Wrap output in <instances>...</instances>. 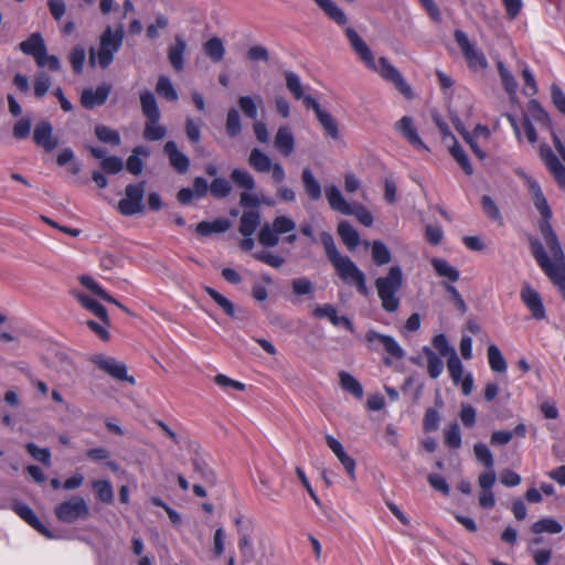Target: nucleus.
Here are the masks:
<instances>
[{"label":"nucleus","instance_id":"nucleus-48","mask_svg":"<svg viewBox=\"0 0 565 565\" xmlns=\"http://www.w3.org/2000/svg\"><path fill=\"white\" fill-rule=\"evenodd\" d=\"M317 119L322 126L324 132L332 139L339 138V129L335 119L328 111H319Z\"/></svg>","mask_w":565,"mask_h":565},{"label":"nucleus","instance_id":"nucleus-56","mask_svg":"<svg viewBox=\"0 0 565 565\" xmlns=\"http://www.w3.org/2000/svg\"><path fill=\"white\" fill-rule=\"evenodd\" d=\"M258 242L264 247H274L278 244L279 237L269 224H264L258 233Z\"/></svg>","mask_w":565,"mask_h":565},{"label":"nucleus","instance_id":"nucleus-8","mask_svg":"<svg viewBox=\"0 0 565 565\" xmlns=\"http://www.w3.org/2000/svg\"><path fill=\"white\" fill-rule=\"evenodd\" d=\"M530 247L533 257L536 263L541 267V269L545 273V275L551 279L555 280L556 277L564 274L565 271V255L563 254V259H554L553 262L547 256L543 244L536 238H530Z\"/></svg>","mask_w":565,"mask_h":565},{"label":"nucleus","instance_id":"nucleus-51","mask_svg":"<svg viewBox=\"0 0 565 565\" xmlns=\"http://www.w3.org/2000/svg\"><path fill=\"white\" fill-rule=\"evenodd\" d=\"M285 78L288 90L297 100L301 99L303 97V87L299 76L291 71H287L285 72Z\"/></svg>","mask_w":565,"mask_h":565},{"label":"nucleus","instance_id":"nucleus-33","mask_svg":"<svg viewBox=\"0 0 565 565\" xmlns=\"http://www.w3.org/2000/svg\"><path fill=\"white\" fill-rule=\"evenodd\" d=\"M203 51L213 62H221L225 54V47L222 40L217 36L211 38L203 44Z\"/></svg>","mask_w":565,"mask_h":565},{"label":"nucleus","instance_id":"nucleus-21","mask_svg":"<svg viewBox=\"0 0 565 565\" xmlns=\"http://www.w3.org/2000/svg\"><path fill=\"white\" fill-rule=\"evenodd\" d=\"M540 232L552 253V256L554 259H563V249L559 244L558 237L556 233L554 232L551 218H542L540 222Z\"/></svg>","mask_w":565,"mask_h":565},{"label":"nucleus","instance_id":"nucleus-18","mask_svg":"<svg viewBox=\"0 0 565 565\" xmlns=\"http://www.w3.org/2000/svg\"><path fill=\"white\" fill-rule=\"evenodd\" d=\"M312 315L318 319H328L333 326H343L350 332L354 331L352 321L347 316H339L337 308L331 303L317 306Z\"/></svg>","mask_w":565,"mask_h":565},{"label":"nucleus","instance_id":"nucleus-47","mask_svg":"<svg viewBox=\"0 0 565 565\" xmlns=\"http://www.w3.org/2000/svg\"><path fill=\"white\" fill-rule=\"evenodd\" d=\"M454 146L450 148V153L454 157V159L458 162V164L461 167L463 172L467 175H471L473 173V168L469 161V158L465 150L461 148V146L458 143V141L454 140Z\"/></svg>","mask_w":565,"mask_h":565},{"label":"nucleus","instance_id":"nucleus-15","mask_svg":"<svg viewBox=\"0 0 565 565\" xmlns=\"http://www.w3.org/2000/svg\"><path fill=\"white\" fill-rule=\"evenodd\" d=\"M33 141L45 152H52L58 146L57 138L53 136V126L49 120H41L35 125Z\"/></svg>","mask_w":565,"mask_h":565},{"label":"nucleus","instance_id":"nucleus-29","mask_svg":"<svg viewBox=\"0 0 565 565\" xmlns=\"http://www.w3.org/2000/svg\"><path fill=\"white\" fill-rule=\"evenodd\" d=\"M338 235L342 243L349 248L354 249L360 243V235L358 231L348 222L341 221L338 224Z\"/></svg>","mask_w":565,"mask_h":565},{"label":"nucleus","instance_id":"nucleus-16","mask_svg":"<svg viewBox=\"0 0 565 565\" xmlns=\"http://www.w3.org/2000/svg\"><path fill=\"white\" fill-rule=\"evenodd\" d=\"M111 90V85L103 83L93 88H84L81 94V105L86 109H93L97 106H103Z\"/></svg>","mask_w":565,"mask_h":565},{"label":"nucleus","instance_id":"nucleus-10","mask_svg":"<svg viewBox=\"0 0 565 565\" xmlns=\"http://www.w3.org/2000/svg\"><path fill=\"white\" fill-rule=\"evenodd\" d=\"M90 361L115 380L125 381L131 385L136 384L135 377L127 374V365L124 362L104 354H95L92 356Z\"/></svg>","mask_w":565,"mask_h":565},{"label":"nucleus","instance_id":"nucleus-54","mask_svg":"<svg viewBox=\"0 0 565 565\" xmlns=\"http://www.w3.org/2000/svg\"><path fill=\"white\" fill-rule=\"evenodd\" d=\"M25 449L34 460L46 467L51 466V451L49 448H40L33 443H28Z\"/></svg>","mask_w":565,"mask_h":565},{"label":"nucleus","instance_id":"nucleus-49","mask_svg":"<svg viewBox=\"0 0 565 565\" xmlns=\"http://www.w3.org/2000/svg\"><path fill=\"white\" fill-rule=\"evenodd\" d=\"M93 489L99 501L104 503H111L114 500L113 486L107 480H96L93 482Z\"/></svg>","mask_w":565,"mask_h":565},{"label":"nucleus","instance_id":"nucleus-41","mask_svg":"<svg viewBox=\"0 0 565 565\" xmlns=\"http://www.w3.org/2000/svg\"><path fill=\"white\" fill-rule=\"evenodd\" d=\"M232 190L233 186L231 182L223 177L214 178L210 184L211 195L218 200L227 198Z\"/></svg>","mask_w":565,"mask_h":565},{"label":"nucleus","instance_id":"nucleus-34","mask_svg":"<svg viewBox=\"0 0 565 565\" xmlns=\"http://www.w3.org/2000/svg\"><path fill=\"white\" fill-rule=\"evenodd\" d=\"M488 361L492 371L497 373H504L508 369L507 361L502 355L501 351L495 344H490L488 347Z\"/></svg>","mask_w":565,"mask_h":565},{"label":"nucleus","instance_id":"nucleus-31","mask_svg":"<svg viewBox=\"0 0 565 565\" xmlns=\"http://www.w3.org/2000/svg\"><path fill=\"white\" fill-rule=\"evenodd\" d=\"M321 10L337 24L344 25L348 21L345 13L332 0H315Z\"/></svg>","mask_w":565,"mask_h":565},{"label":"nucleus","instance_id":"nucleus-35","mask_svg":"<svg viewBox=\"0 0 565 565\" xmlns=\"http://www.w3.org/2000/svg\"><path fill=\"white\" fill-rule=\"evenodd\" d=\"M341 387L356 398L363 397V388L359 381L345 371L339 373Z\"/></svg>","mask_w":565,"mask_h":565},{"label":"nucleus","instance_id":"nucleus-50","mask_svg":"<svg viewBox=\"0 0 565 565\" xmlns=\"http://www.w3.org/2000/svg\"><path fill=\"white\" fill-rule=\"evenodd\" d=\"M79 281L84 287L90 290L94 295L98 296L100 299L105 301H115V298L110 296L103 287H100L90 276H81Z\"/></svg>","mask_w":565,"mask_h":565},{"label":"nucleus","instance_id":"nucleus-24","mask_svg":"<svg viewBox=\"0 0 565 565\" xmlns=\"http://www.w3.org/2000/svg\"><path fill=\"white\" fill-rule=\"evenodd\" d=\"M75 297L85 309L94 313L104 324H110L107 310L102 303L82 292L75 294Z\"/></svg>","mask_w":565,"mask_h":565},{"label":"nucleus","instance_id":"nucleus-6","mask_svg":"<svg viewBox=\"0 0 565 565\" xmlns=\"http://www.w3.org/2000/svg\"><path fill=\"white\" fill-rule=\"evenodd\" d=\"M338 276L345 284L354 285L358 292L362 296H369L365 274L348 256L341 258L333 265Z\"/></svg>","mask_w":565,"mask_h":565},{"label":"nucleus","instance_id":"nucleus-39","mask_svg":"<svg viewBox=\"0 0 565 565\" xmlns=\"http://www.w3.org/2000/svg\"><path fill=\"white\" fill-rule=\"evenodd\" d=\"M139 154L147 157L149 156V151L147 148L142 146L135 147L132 150V154L127 159L126 162L127 170L135 175L140 174L143 169V162L138 157Z\"/></svg>","mask_w":565,"mask_h":565},{"label":"nucleus","instance_id":"nucleus-46","mask_svg":"<svg viewBox=\"0 0 565 565\" xmlns=\"http://www.w3.org/2000/svg\"><path fill=\"white\" fill-rule=\"evenodd\" d=\"M156 92L169 102L178 99V93L174 89L170 78L166 75H160L156 85Z\"/></svg>","mask_w":565,"mask_h":565},{"label":"nucleus","instance_id":"nucleus-38","mask_svg":"<svg viewBox=\"0 0 565 565\" xmlns=\"http://www.w3.org/2000/svg\"><path fill=\"white\" fill-rule=\"evenodd\" d=\"M423 352L427 359V371L431 379H437L444 370L443 360L428 347L423 348Z\"/></svg>","mask_w":565,"mask_h":565},{"label":"nucleus","instance_id":"nucleus-63","mask_svg":"<svg viewBox=\"0 0 565 565\" xmlns=\"http://www.w3.org/2000/svg\"><path fill=\"white\" fill-rule=\"evenodd\" d=\"M253 257L274 268H280L285 263V259L281 256L274 255L266 250L254 253Z\"/></svg>","mask_w":565,"mask_h":565},{"label":"nucleus","instance_id":"nucleus-60","mask_svg":"<svg viewBox=\"0 0 565 565\" xmlns=\"http://www.w3.org/2000/svg\"><path fill=\"white\" fill-rule=\"evenodd\" d=\"M447 367L454 383L458 384L461 381L463 367L456 352H452V354L448 358Z\"/></svg>","mask_w":565,"mask_h":565},{"label":"nucleus","instance_id":"nucleus-26","mask_svg":"<svg viewBox=\"0 0 565 565\" xmlns=\"http://www.w3.org/2000/svg\"><path fill=\"white\" fill-rule=\"evenodd\" d=\"M301 182L305 189V192L312 201H318L321 199L322 190L318 180L315 178L310 168H305L301 172Z\"/></svg>","mask_w":565,"mask_h":565},{"label":"nucleus","instance_id":"nucleus-17","mask_svg":"<svg viewBox=\"0 0 565 565\" xmlns=\"http://www.w3.org/2000/svg\"><path fill=\"white\" fill-rule=\"evenodd\" d=\"M395 130L415 149L428 151L427 146L420 139L417 129L414 126V120L409 116H403L395 122Z\"/></svg>","mask_w":565,"mask_h":565},{"label":"nucleus","instance_id":"nucleus-4","mask_svg":"<svg viewBox=\"0 0 565 565\" xmlns=\"http://www.w3.org/2000/svg\"><path fill=\"white\" fill-rule=\"evenodd\" d=\"M19 49L25 55L34 58L39 67H47L52 72L61 68V62L57 56L49 55L44 39L41 33H32L25 41L19 44Z\"/></svg>","mask_w":565,"mask_h":565},{"label":"nucleus","instance_id":"nucleus-9","mask_svg":"<svg viewBox=\"0 0 565 565\" xmlns=\"http://www.w3.org/2000/svg\"><path fill=\"white\" fill-rule=\"evenodd\" d=\"M230 178L237 188L245 190L239 195L241 206L258 207L260 205V200L256 195L249 193V191L255 189L256 182L248 171L235 168L232 170Z\"/></svg>","mask_w":565,"mask_h":565},{"label":"nucleus","instance_id":"nucleus-43","mask_svg":"<svg viewBox=\"0 0 565 565\" xmlns=\"http://www.w3.org/2000/svg\"><path fill=\"white\" fill-rule=\"evenodd\" d=\"M225 130L228 137L235 138L242 131L241 116L236 108H230L226 115Z\"/></svg>","mask_w":565,"mask_h":565},{"label":"nucleus","instance_id":"nucleus-40","mask_svg":"<svg viewBox=\"0 0 565 565\" xmlns=\"http://www.w3.org/2000/svg\"><path fill=\"white\" fill-rule=\"evenodd\" d=\"M371 246L372 260L376 266H384L391 262V252L383 242L374 241Z\"/></svg>","mask_w":565,"mask_h":565},{"label":"nucleus","instance_id":"nucleus-28","mask_svg":"<svg viewBox=\"0 0 565 565\" xmlns=\"http://www.w3.org/2000/svg\"><path fill=\"white\" fill-rule=\"evenodd\" d=\"M260 223V213L258 211H244L238 231L244 237L252 236Z\"/></svg>","mask_w":565,"mask_h":565},{"label":"nucleus","instance_id":"nucleus-36","mask_svg":"<svg viewBox=\"0 0 565 565\" xmlns=\"http://www.w3.org/2000/svg\"><path fill=\"white\" fill-rule=\"evenodd\" d=\"M563 530V525L551 518H544L536 522H534L531 526V531L534 534H541V533H550V534H557L561 533Z\"/></svg>","mask_w":565,"mask_h":565},{"label":"nucleus","instance_id":"nucleus-64","mask_svg":"<svg viewBox=\"0 0 565 565\" xmlns=\"http://www.w3.org/2000/svg\"><path fill=\"white\" fill-rule=\"evenodd\" d=\"M32 121L29 117L20 118L13 126L12 135L15 139L22 140L29 137Z\"/></svg>","mask_w":565,"mask_h":565},{"label":"nucleus","instance_id":"nucleus-12","mask_svg":"<svg viewBox=\"0 0 565 565\" xmlns=\"http://www.w3.org/2000/svg\"><path fill=\"white\" fill-rule=\"evenodd\" d=\"M365 341L370 350L377 351L380 347H382L394 359L401 360L405 355L402 347L391 335L379 333L375 330H369L365 333Z\"/></svg>","mask_w":565,"mask_h":565},{"label":"nucleus","instance_id":"nucleus-45","mask_svg":"<svg viewBox=\"0 0 565 565\" xmlns=\"http://www.w3.org/2000/svg\"><path fill=\"white\" fill-rule=\"evenodd\" d=\"M291 289L295 296L313 297L315 286L313 282L307 277L295 278L291 280Z\"/></svg>","mask_w":565,"mask_h":565},{"label":"nucleus","instance_id":"nucleus-53","mask_svg":"<svg viewBox=\"0 0 565 565\" xmlns=\"http://www.w3.org/2000/svg\"><path fill=\"white\" fill-rule=\"evenodd\" d=\"M85 49L81 45L74 46L68 55L70 63L75 74H82L85 63Z\"/></svg>","mask_w":565,"mask_h":565},{"label":"nucleus","instance_id":"nucleus-52","mask_svg":"<svg viewBox=\"0 0 565 565\" xmlns=\"http://www.w3.org/2000/svg\"><path fill=\"white\" fill-rule=\"evenodd\" d=\"M444 441L451 449H458L461 446V434L457 423H452L444 433Z\"/></svg>","mask_w":565,"mask_h":565},{"label":"nucleus","instance_id":"nucleus-11","mask_svg":"<svg viewBox=\"0 0 565 565\" xmlns=\"http://www.w3.org/2000/svg\"><path fill=\"white\" fill-rule=\"evenodd\" d=\"M516 174L524 181L533 204L542 218H552L553 213L547 203V200L536 180L525 173L523 170H518Z\"/></svg>","mask_w":565,"mask_h":565},{"label":"nucleus","instance_id":"nucleus-1","mask_svg":"<svg viewBox=\"0 0 565 565\" xmlns=\"http://www.w3.org/2000/svg\"><path fill=\"white\" fill-rule=\"evenodd\" d=\"M345 35L354 52L369 68L377 72L383 79L393 83L395 88L406 98L413 97L411 86L403 78L398 70L392 65L386 57H380L376 63L370 47L353 28H347Z\"/></svg>","mask_w":565,"mask_h":565},{"label":"nucleus","instance_id":"nucleus-57","mask_svg":"<svg viewBox=\"0 0 565 565\" xmlns=\"http://www.w3.org/2000/svg\"><path fill=\"white\" fill-rule=\"evenodd\" d=\"M51 87V78L45 72H40L35 75L33 82L34 95L38 98H42L49 92Z\"/></svg>","mask_w":565,"mask_h":565},{"label":"nucleus","instance_id":"nucleus-27","mask_svg":"<svg viewBox=\"0 0 565 565\" xmlns=\"http://www.w3.org/2000/svg\"><path fill=\"white\" fill-rule=\"evenodd\" d=\"M247 162L258 173H267L271 168V159L258 148H253Z\"/></svg>","mask_w":565,"mask_h":565},{"label":"nucleus","instance_id":"nucleus-55","mask_svg":"<svg viewBox=\"0 0 565 565\" xmlns=\"http://www.w3.org/2000/svg\"><path fill=\"white\" fill-rule=\"evenodd\" d=\"M473 452L479 462H481L486 468L492 469L494 465L493 456L486 444L477 443L473 446Z\"/></svg>","mask_w":565,"mask_h":565},{"label":"nucleus","instance_id":"nucleus-25","mask_svg":"<svg viewBox=\"0 0 565 565\" xmlns=\"http://www.w3.org/2000/svg\"><path fill=\"white\" fill-rule=\"evenodd\" d=\"M141 110L147 120L159 121L160 110L154 95L150 90H145L140 94Z\"/></svg>","mask_w":565,"mask_h":565},{"label":"nucleus","instance_id":"nucleus-19","mask_svg":"<svg viewBox=\"0 0 565 565\" xmlns=\"http://www.w3.org/2000/svg\"><path fill=\"white\" fill-rule=\"evenodd\" d=\"M163 153L168 157L170 166L179 174H184L189 171L190 159L178 149L174 141L169 140L163 146Z\"/></svg>","mask_w":565,"mask_h":565},{"label":"nucleus","instance_id":"nucleus-42","mask_svg":"<svg viewBox=\"0 0 565 565\" xmlns=\"http://www.w3.org/2000/svg\"><path fill=\"white\" fill-rule=\"evenodd\" d=\"M320 239H321V243H322V245L324 247L327 257H328L329 262L332 264V266L335 263H338L341 258L344 257L338 250L337 245H335L334 239H333V236L330 233L322 232L321 235H320Z\"/></svg>","mask_w":565,"mask_h":565},{"label":"nucleus","instance_id":"nucleus-44","mask_svg":"<svg viewBox=\"0 0 565 565\" xmlns=\"http://www.w3.org/2000/svg\"><path fill=\"white\" fill-rule=\"evenodd\" d=\"M204 291L217 303V306L230 317H234V303L212 287H204Z\"/></svg>","mask_w":565,"mask_h":565},{"label":"nucleus","instance_id":"nucleus-61","mask_svg":"<svg viewBox=\"0 0 565 565\" xmlns=\"http://www.w3.org/2000/svg\"><path fill=\"white\" fill-rule=\"evenodd\" d=\"M271 226L277 236H279L292 232L296 228V223L290 217L281 215L274 218Z\"/></svg>","mask_w":565,"mask_h":565},{"label":"nucleus","instance_id":"nucleus-5","mask_svg":"<svg viewBox=\"0 0 565 565\" xmlns=\"http://www.w3.org/2000/svg\"><path fill=\"white\" fill-rule=\"evenodd\" d=\"M145 186L146 182L130 183L125 188V198L117 204L118 212L124 216H132L145 212Z\"/></svg>","mask_w":565,"mask_h":565},{"label":"nucleus","instance_id":"nucleus-22","mask_svg":"<svg viewBox=\"0 0 565 565\" xmlns=\"http://www.w3.org/2000/svg\"><path fill=\"white\" fill-rule=\"evenodd\" d=\"M274 146L284 157H289L295 150V138L288 126H280L274 138Z\"/></svg>","mask_w":565,"mask_h":565},{"label":"nucleus","instance_id":"nucleus-3","mask_svg":"<svg viewBox=\"0 0 565 565\" xmlns=\"http://www.w3.org/2000/svg\"><path fill=\"white\" fill-rule=\"evenodd\" d=\"M124 40L122 26L115 31L108 25L99 36V47L95 51L89 49L88 62L90 66H95L96 62L99 67L106 70L114 61V55L120 50Z\"/></svg>","mask_w":565,"mask_h":565},{"label":"nucleus","instance_id":"nucleus-58","mask_svg":"<svg viewBox=\"0 0 565 565\" xmlns=\"http://www.w3.org/2000/svg\"><path fill=\"white\" fill-rule=\"evenodd\" d=\"M481 205L484 214L491 218L492 221L498 222L499 224H502V215L500 213L499 207L497 206L495 202L491 199L489 195H483L481 198Z\"/></svg>","mask_w":565,"mask_h":565},{"label":"nucleus","instance_id":"nucleus-30","mask_svg":"<svg viewBox=\"0 0 565 565\" xmlns=\"http://www.w3.org/2000/svg\"><path fill=\"white\" fill-rule=\"evenodd\" d=\"M185 50V41L180 36H175V44L169 47L168 58L172 67L178 72L182 71L184 67L183 54Z\"/></svg>","mask_w":565,"mask_h":565},{"label":"nucleus","instance_id":"nucleus-2","mask_svg":"<svg viewBox=\"0 0 565 565\" xmlns=\"http://www.w3.org/2000/svg\"><path fill=\"white\" fill-rule=\"evenodd\" d=\"M403 282V271L397 265L392 266L385 276L375 279L374 286L384 311L394 313L398 310L401 299L397 292L402 289Z\"/></svg>","mask_w":565,"mask_h":565},{"label":"nucleus","instance_id":"nucleus-13","mask_svg":"<svg viewBox=\"0 0 565 565\" xmlns=\"http://www.w3.org/2000/svg\"><path fill=\"white\" fill-rule=\"evenodd\" d=\"M455 41L460 47L465 58L467 60L470 67L486 68L488 65L484 54L479 51L475 44H472L467 34L461 30H456L454 33Z\"/></svg>","mask_w":565,"mask_h":565},{"label":"nucleus","instance_id":"nucleus-59","mask_svg":"<svg viewBox=\"0 0 565 565\" xmlns=\"http://www.w3.org/2000/svg\"><path fill=\"white\" fill-rule=\"evenodd\" d=\"M159 121H149L147 120L143 137L150 141L161 140L166 136V128L158 124Z\"/></svg>","mask_w":565,"mask_h":565},{"label":"nucleus","instance_id":"nucleus-32","mask_svg":"<svg viewBox=\"0 0 565 565\" xmlns=\"http://www.w3.org/2000/svg\"><path fill=\"white\" fill-rule=\"evenodd\" d=\"M430 263L438 276L445 277L451 282H456L459 279L458 269L452 267L446 259L435 257Z\"/></svg>","mask_w":565,"mask_h":565},{"label":"nucleus","instance_id":"nucleus-7","mask_svg":"<svg viewBox=\"0 0 565 565\" xmlns=\"http://www.w3.org/2000/svg\"><path fill=\"white\" fill-rule=\"evenodd\" d=\"M54 513L58 521L72 524L79 519H86L89 515V509L84 498L74 495L57 504Z\"/></svg>","mask_w":565,"mask_h":565},{"label":"nucleus","instance_id":"nucleus-62","mask_svg":"<svg viewBox=\"0 0 565 565\" xmlns=\"http://www.w3.org/2000/svg\"><path fill=\"white\" fill-rule=\"evenodd\" d=\"M440 415L435 408H428L424 415L423 429L426 433H431L438 429Z\"/></svg>","mask_w":565,"mask_h":565},{"label":"nucleus","instance_id":"nucleus-20","mask_svg":"<svg viewBox=\"0 0 565 565\" xmlns=\"http://www.w3.org/2000/svg\"><path fill=\"white\" fill-rule=\"evenodd\" d=\"M13 511L29 525H31L33 529H35L38 532H40L42 535L52 539L53 535L49 531V529L42 524V522L39 520V518L35 515V513L32 511V509L22 502H15L13 503Z\"/></svg>","mask_w":565,"mask_h":565},{"label":"nucleus","instance_id":"nucleus-14","mask_svg":"<svg viewBox=\"0 0 565 565\" xmlns=\"http://www.w3.org/2000/svg\"><path fill=\"white\" fill-rule=\"evenodd\" d=\"M520 298L535 320L546 318V311L541 295L529 284L522 286Z\"/></svg>","mask_w":565,"mask_h":565},{"label":"nucleus","instance_id":"nucleus-37","mask_svg":"<svg viewBox=\"0 0 565 565\" xmlns=\"http://www.w3.org/2000/svg\"><path fill=\"white\" fill-rule=\"evenodd\" d=\"M95 136L99 141L114 147L119 146L121 142L119 132L105 125H97L95 127Z\"/></svg>","mask_w":565,"mask_h":565},{"label":"nucleus","instance_id":"nucleus-23","mask_svg":"<svg viewBox=\"0 0 565 565\" xmlns=\"http://www.w3.org/2000/svg\"><path fill=\"white\" fill-rule=\"evenodd\" d=\"M326 196L332 210L340 212L344 215H352L353 209L345 201L341 191L335 185H330L326 190Z\"/></svg>","mask_w":565,"mask_h":565}]
</instances>
